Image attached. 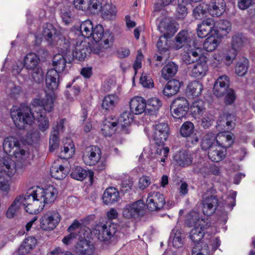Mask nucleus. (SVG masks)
<instances>
[{"mask_svg":"<svg viewBox=\"0 0 255 255\" xmlns=\"http://www.w3.org/2000/svg\"><path fill=\"white\" fill-rule=\"evenodd\" d=\"M88 175L92 179L94 176V172L91 170L87 171L79 166L73 168L71 173L72 178L80 181L84 180Z\"/></svg>","mask_w":255,"mask_h":255,"instance_id":"nucleus-35","label":"nucleus"},{"mask_svg":"<svg viewBox=\"0 0 255 255\" xmlns=\"http://www.w3.org/2000/svg\"><path fill=\"white\" fill-rule=\"evenodd\" d=\"M58 132L56 130H53L49 138V150L50 152L54 151L58 148L59 140Z\"/></svg>","mask_w":255,"mask_h":255,"instance_id":"nucleus-56","label":"nucleus"},{"mask_svg":"<svg viewBox=\"0 0 255 255\" xmlns=\"http://www.w3.org/2000/svg\"><path fill=\"white\" fill-rule=\"evenodd\" d=\"M217 135L213 132L205 134L201 141V146L202 149L206 150L216 145Z\"/></svg>","mask_w":255,"mask_h":255,"instance_id":"nucleus-38","label":"nucleus"},{"mask_svg":"<svg viewBox=\"0 0 255 255\" xmlns=\"http://www.w3.org/2000/svg\"><path fill=\"white\" fill-rule=\"evenodd\" d=\"M191 114L195 118H199L205 112V104L202 100H197L192 103L189 109Z\"/></svg>","mask_w":255,"mask_h":255,"instance_id":"nucleus-41","label":"nucleus"},{"mask_svg":"<svg viewBox=\"0 0 255 255\" xmlns=\"http://www.w3.org/2000/svg\"><path fill=\"white\" fill-rule=\"evenodd\" d=\"M151 183V178L149 176L143 175L138 180V187L140 190L146 189Z\"/></svg>","mask_w":255,"mask_h":255,"instance_id":"nucleus-64","label":"nucleus"},{"mask_svg":"<svg viewBox=\"0 0 255 255\" xmlns=\"http://www.w3.org/2000/svg\"><path fill=\"white\" fill-rule=\"evenodd\" d=\"M167 38H168L163 36L160 37L157 41L156 44L157 48L161 54L168 51L169 46L167 44Z\"/></svg>","mask_w":255,"mask_h":255,"instance_id":"nucleus-59","label":"nucleus"},{"mask_svg":"<svg viewBox=\"0 0 255 255\" xmlns=\"http://www.w3.org/2000/svg\"><path fill=\"white\" fill-rule=\"evenodd\" d=\"M101 156L100 148L96 145L87 147L83 155V160L85 164L89 166L95 165Z\"/></svg>","mask_w":255,"mask_h":255,"instance_id":"nucleus-11","label":"nucleus"},{"mask_svg":"<svg viewBox=\"0 0 255 255\" xmlns=\"http://www.w3.org/2000/svg\"><path fill=\"white\" fill-rule=\"evenodd\" d=\"M218 204V199L216 196L206 193L203 196V212L207 216L215 213Z\"/></svg>","mask_w":255,"mask_h":255,"instance_id":"nucleus-18","label":"nucleus"},{"mask_svg":"<svg viewBox=\"0 0 255 255\" xmlns=\"http://www.w3.org/2000/svg\"><path fill=\"white\" fill-rule=\"evenodd\" d=\"M130 111L133 114L139 115L144 112L146 107L145 100L141 97L132 98L129 102Z\"/></svg>","mask_w":255,"mask_h":255,"instance_id":"nucleus-26","label":"nucleus"},{"mask_svg":"<svg viewBox=\"0 0 255 255\" xmlns=\"http://www.w3.org/2000/svg\"><path fill=\"white\" fill-rule=\"evenodd\" d=\"M36 243V239L33 237H29L25 239L18 248L19 255L27 254L35 246Z\"/></svg>","mask_w":255,"mask_h":255,"instance_id":"nucleus-34","label":"nucleus"},{"mask_svg":"<svg viewBox=\"0 0 255 255\" xmlns=\"http://www.w3.org/2000/svg\"><path fill=\"white\" fill-rule=\"evenodd\" d=\"M178 25L175 20L165 17L160 21L158 28L161 33H164L163 36L170 38L177 31L178 29Z\"/></svg>","mask_w":255,"mask_h":255,"instance_id":"nucleus-13","label":"nucleus"},{"mask_svg":"<svg viewBox=\"0 0 255 255\" xmlns=\"http://www.w3.org/2000/svg\"><path fill=\"white\" fill-rule=\"evenodd\" d=\"M173 238V246L176 248H178L182 245V240L181 237V233L176 227L174 228L170 234V238Z\"/></svg>","mask_w":255,"mask_h":255,"instance_id":"nucleus-54","label":"nucleus"},{"mask_svg":"<svg viewBox=\"0 0 255 255\" xmlns=\"http://www.w3.org/2000/svg\"><path fill=\"white\" fill-rule=\"evenodd\" d=\"M178 66L173 62H169L166 64L161 70V76L165 80L174 77L178 71Z\"/></svg>","mask_w":255,"mask_h":255,"instance_id":"nucleus-39","label":"nucleus"},{"mask_svg":"<svg viewBox=\"0 0 255 255\" xmlns=\"http://www.w3.org/2000/svg\"><path fill=\"white\" fill-rule=\"evenodd\" d=\"M88 1L89 0H74L73 4L77 9L87 11L89 7Z\"/></svg>","mask_w":255,"mask_h":255,"instance_id":"nucleus-63","label":"nucleus"},{"mask_svg":"<svg viewBox=\"0 0 255 255\" xmlns=\"http://www.w3.org/2000/svg\"><path fill=\"white\" fill-rule=\"evenodd\" d=\"M185 224L190 228L192 227L209 228L211 225L207 219L201 218L199 213L195 211H191L186 215Z\"/></svg>","mask_w":255,"mask_h":255,"instance_id":"nucleus-12","label":"nucleus"},{"mask_svg":"<svg viewBox=\"0 0 255 255\" xmlns=\"http://www.w3.org/2000/svg\"><path fill=\"white\" fill-rule=\"evenodd\" d=\"M59 74L54 70H49L46 75V85L48 90L54 91L59 85Z\"/></svg>","mask_w":255,"mask_h":255,"instance_id":"nucleus-27","label":"nucleus"},{"mask_svg":"<svg viewBox=\"0 0 255 255\" xmlns=\"http://www.w3.org/2000/svg\"><path fill=\"white\" fill-rule=\"evenodd\" d=\"M90 53V48L86 42H77L72 52L73 58V59L78 61H84L87 55Z\"/></svg>","mask_w":255,"mask_h":255,"instance_id":"nucleus-20","label":"nucleus"},{"mask_svg":"<svg viewBox=\"0 0 255 255\" xmlns=\"http://www.w3.org/2000/svg\"><path fill=\"white\" fill-rule=\"evenodd\" d=\"M5 173L0 171V190L3 195H7L10 190V185L8 180L9 177Z\"/></svg>","mask_w":255,"mask_h":255,"instance_id":"nucleus-47","label":"nucleus"},{"mask_svg":"<svg viewBox=\"0 0 255 255\" xmlns=\"http://www.w3.org/2000/svg\"><path fill=\"white\" fill-rule=\"evenodd\" d=\"M180 88V83L176 79L169 81L162 90L164 96L169 97L176 94Z\"/></svg>","mask_w":255,"mask_h":255,"instance_id":"nucleus-33","label":"nucleus"},{"mask_svg":"<svg viewBox=\"0 0 255 255\" xmlns=\"http://www.w3.org/2000/svg\"><path fill=\"white\" fill-rule=\"evenodd\" d=\"M214 121V116L211 114L207 113L201 119V126L204 129L209 128Z\"/></svg>","mask_w":255,"mask_h":255,"instance_id":"nucleus-62","label":"nucleus"},{"mask_svg":"<svg viewBox=\"0 0 255 255\" xmlns=\"http://www.w3.org/2000/svg\"><path fill=\"white\" fill-rule=\"evenodd\" d=\"M191 1H187L185 2V1L178 0V6L176 8L175 14L176 17L178 19L184 18L187 14V8L186 5Z\"/></svg>","mask_w":255,"mask_h":255,"instance_id":"nucleus-51","label":"nucleus"},{"mask_svg":"<svg viewBox=\"0 0 255 255\" xmlns=\"http://www.w3.org/2000/svg\"><path fill=\"white\" fill-rule=\"evenodd\" d=\"M208 12L214 17L222 15L226 9V3L224 0H211L208 4Z\"/></svg>","mask_w":255,"mask_h":255,"instance_id":"nucleus-21","label":"nucleus"},{"mask_svg":"<svg viewBox=\"0 0 255 255\" xmlns=\"http://www.w3.org/2000/svg\"><path fill=\"white\" fill-rule=\"evenodd\" d=\"M165 200L162 194L158 192L149 193L146 199L147 209L151 211H158L163 208Z\"/></svg>","mask_w":255,"mask_h":255,"instance_id":"nucleus-10","label":"nucleus"},{"mask_svg":"<svg viewBox=\"0 0 255 255\" xmlns=\"http://www.w3.org/2000/svg\"><path fill=\"white\" fill-rule=\"evenodd\" d=\"M145 213V204L139 200L127 204L123 209V216L127 219H136L141 217Z\"/></svg>","mask_w":255,"mask_h":255,"instance_id":"nucleus-4","label":"nucleus"},{"mask_svg":"<svg viewBox=\"0 0 255 255\" xmlns=\"http://www.w3.org/2000/svg\"><path fill=\"white\" fill-rule=\"evenodd\" d=\"M42 34L45 40L51 44L56 36V29L52 24H47L43 28Z\"/></svg>","mask_w":255,"mask_h":255,"instance_id":"nucleus-46","label":"nucleus"},{"mask_svg":"<svg viewBox=\"0 0 255 255\" xmlns=\"http://www.w3.org/2000/svg\"><path fill=\"white\" fill-rule=\"evenodd\" d=\"M60 220L61 216L57 211H48L40 219V227L45 231L52 230L57 227Z\"/></svg>","mask_w":255,"mask_h":255,"instance_id":"nucleus-6","label":"nucleus"},{"mask_svg":"<svg viewBox=\"0 0 255 255\" xmlns=\"http://www.w3.org/2000/svg\"><path fill=\"white\" fill-rule=\"evenodd\" d=\"M213 28V19L211 18L205 19L201 23L198 24L197 30L198 36L201 38H205L212 32Z\"/></svg>","mask_w":255,"mask_h":255,"instance_id":"nucleus-25","label":"nucleus"},{"mask_svg":"<svg viewBox=\"0 0 255 255\" xmlns=\"http://www.w3.org/2000/svg\"><path fill=\"white\" fill-rule=\"evenodd\" d=\"M179 133L181 136L187 138L188 141H190L193 144H196L199 140L198 136L195 132L194 125L190 121H186L182 124Z\"/></svg>","mask_w":255,"mask_h":255,"instance_id":"nucleus-14","label":"nucleus"},{"mask_svg":"<svg viewBox=\"0 0 255 255\" xmlns=\"http://www.w3.org/2000/svg\"><path fill=\"white\" fill-rule=\"evenodd\" d=\"M69 171L68 167L62 165L53 164L50 168V173L52 177L58 180H62L66 177Z\"/></svg>","mask_w":255,"mask_h":255,"instance_id":"nucleus-32","label":"nucleus"},{"mask_svg":"<svg viewBox=\"0 0 255 255\" xmlns=\"http://www.w3.org/2000/svg\"><path fill=\"white\" fill-rule=\"evenodd\" d=\"M245 38L242 33H237L232 37V49L236 50L237 52L243 46Z\"/></svg>","mask_w":255,"mask_h":255,"instance_id":"nucleus-52","label":"nucleus"},{"mask_svg":"<svg viewBox=\"0 0 255 255\" xmlns=\"http://www.w3.org/2000/svg\"><path fill=\"white\" fill-rule=\"evenodd\" d=\"M94 26L90 20L83 21L80 25V29L82 35L87 38L91 37L92 33Z\"/></svg>","mask_w":255,"mask_h":255,"instance_id":"nucleus-44","label":"nucleus"},{"mask_svg":"<svg viewBox=\"0 0 255 255\" xmlns=\"http://www.w3.org/2000/svg\"><path fill=\"white\" fill-rule=\"evenodd\" d=\"M29 195L26 193L24 196H19L17 197L11 203L7 209L6 216L8 218H12L16 214L19 209L22 205L28 204L27 200L29 199Z\"/></svg>","mask_w":255,"mask_h":255,"instance_id":"nucleus-19","label":"nucleus"},{"mask_svg":"<svg viewBox=\"0 0 255 255\" xmlns=\"http://www.w3.org/2000/svg\"><path fill=\"white\" fill-rule=\"evenodd\" d=\"M40 59L38 56L34 53H28L24 59V66L28 71L39 67L38 64Z\"/></svg>","mask_w":255,"mask_h":255,"instance_id":"nucleus-37","label":"nucleus"},{"mask_svg":"<svg viewBox=\"0 0 255 255\" xmlns=\"http://www.w3.org/2000/svg\"><path fill=\"white\" fill-rule=\"evenodd\" d=\"M203 90L202 84L198 81H193L187 87V93L189 96L195 98L201 95Z\"/></svg>","mask_w":255,"mask_h":255,"instance_id":"nucleus-42","label":"nucleus"},{"mask_svg":"<svg viewBox=\"0 0 255 255\" xmlns=\"http://www.w3.org/2000/svg\"><path fill=\"white\" fill-rule=\"evenodd\" d=\"M18 140L14 136H10L4 139L3 148L4 151L9 154H12L17 160L18 167H23L25 165L27 155L25 151L20 148Z\"/></svg>","mask_w":255,"mask_h":255,"instance_id":"nucleus-2","label":"nucleus"},{"mask_svg":"<svg viewBox=\"0 0 255 255\" xmlns=\"http://www.w3.org/2000/svg\"><path fill=\"white\" fill-rule=\"evenodd\" d=\"M133 115L130 111L123 112L118 118L119 126L130 125L133 119Z\"/></svg>","mask_w":255,"mask_h":255,"instance_id":"nucleus-48","label":"nucleus"},{"mask_svg":"<svg viewBox=\"0 0 255 255\" xmlns=\"http://www.w3.org/2000/svg\"><path fill=\"white\" fill-rule=\"evenodd\" d=\"M214 28L217 36L223 37L231 30V24L227 20H219L214 22Z\"/></svg>","mask_w":255,"mask_h":255,"instance_id":"nucleus-28","label":"nucleus"},{"mask_svg":"<svg viewBox=\"0 0 255 255\" xmlns=\"http://www.w3.org/2000/svg\"><path fill=\"white\" fill-rule=\"evenodd\" d=\"M233 142L232 135L229 133L221 132L217 135L216 144L224 150L230 147Z\"/></svg>","mask_w":255,"mask_h":255,"instance_id":"nucleus-31","label":"nucleus"},{"mask_svg":"<svg viewBox=\"0 0 255 255\" xmlns=\"http://www.w3.org/2000/svg\"><path fill=\"white\" fill-rule=\"evenodd\" d=\"M30 105L31 108L25 105L12 107L10 116L15 126L19 129H23L26 125H29L33 120H36L41 131L48 129L49 121L45 112L49 113L53 110L54 99L49 95L44 99L35 98Z\"/></svg>","mask_w":255,"mask_h":255,"instance_id":"nucleus-1","label":"nucleus"},{"mask_svg":"<svg viewBox=\"0 0 255 255\" xmlns=\"http://www.w3.org/2000/svg\"><path fill=\"white\" fill-rule=\"evenodd\" d=\"M153 139L155 143L162 145L167 140L169 134V128L167 123L158 122L154 125Z\"/></svg>","mask_w":255,"mask_h":255,"instance_id":"nucleus-9","label":"nucleus"},{"mask_svg":"<svg viewBox=\"0 0 255 255\" xmlns=\"http://www.w3.org/2000/svg\"><path fill=\"white\" fill-rule=\"evenodd\" d=\"M75 252L78 255H93L94 246L86 240H80L76 245Z\"/></svg>","mask_w":255,"mask_h":255,"instance_id":"nucleus-29","label":"nucleus"},{"mask_svg":"<svg viewBox=\"0 0 255 255\" xmlns=\"http://www.w3.org/2000/svg\"><path fill=\"white\" fill-rule=\"evenodd\" d=\"M219 44V40L212 35L207 38L203 44L204 49L208 51L211 52L214 51Z\"/></svg>","mask_w":255,"mask_h":255,"instance_id":"nucleus-49","label":"nucleus"},{"mask_svg":"<svg viewBox=\"0 0 255 255\" xmlns=\"http://www.w3.org/2000/svg\"><path fill=\"white\" fill-rule=\"evenodd\" d=\"M248 60L244 59L243 62H239L236 67V72L239 76H244L248 70Z\"/></svg>","mask_w":255,"mask_h":255,"instance_id":"nucleus-60","label":"nucleus"},{"mask_svg":"<svg viewBox=\"0 0 255 255\" xmlns=\"http://www.w3.org/2000/svg\"><path fill=\"white\" fill-rule=\"evenodd\" d=\"M27 193L29 195L30 200L39 201L45 204L53 202L57 197L58 192L53 186L50 185L44 189L37 188L36 190Z\"/></svg>","mask_w":255,"mask_h":255,"instance_id":"nucleus-3","label":"nucleus"},{"mask_svg":"<svg viewBox=\"0 0 255 255\" xmlns=\"http://www.w3.org/2000/svg\"><path fill=\"white\" fill-rule=\"evenodd\" d=\"M66 87L70 89L65 92V94L67 98L70 100H74V98L77 97L80 92V87L78 85L71 87V85L68 84Z\"/></svg>","mask_w":255,"mask_h":255,"instance_id":"nucleus-55","label":"nucleus"},{"mask_svg":"<svg viewBox=\"0 0 255 255\" xmlns=\"http://www.w3.org/2000/svg\"><path fill=\"white\" fill-rule=\"evenodd\" d=\"M92 33L91 37L96 42H101L102 48L107 49L112 44L114 41L112 33L109 31H104L102 25H96Z\"/></svg>","mask_w":255,"mask_h":255,"instance_id":"nucleus-5","label":"nucleus"},{"mask_svg":"<svg viewBox=\"0 0 255 255\" xmlns=\"http://www.w3.org/2000/svg\"><path fill=\"white\" fill-rule=\"evenodd\" d=\"M208 228L196 227L193 228L190 232L189 237L192 241L195 243H198L204 236V231Z\"/></svg>","mask_w":255,"mask_h":255,"instance_id":"nucleus-45","label":"nucleus"},{"mask_svg":"<svg viewBox=\"0 0 255 255\" xmlns=\"http://www.w3.org/2000/svg\"><path fill=\"white\" fill-rule=\"evenodd\" d=\"M120 196L118 190L113 187L107 188L104 191L102 199L104 204L110 205L120 200Z\"/></svg>","mask_w":255,"mask_h":255,"instance_id":"nucleus-24","label":"nucleus"},{"mask_svg":"<svg viewBox=\"0 0 255 255\" xmlns=\"http://www.w3.org/2000/svg\"><path fill=\"white\" fill-rule=\"evenodd\" d=\"M94 234L101 241H108L117 233V225L114 224H101L97 225Z\"/></svg>","mask_w":255,"mask_h":255,"instance_id":"nucleus-8","label":"nucleus"},{"mask_svg":"<svg viewBox=\"0 0 255 255\" xmlns=\"http://www.w3.org/2000/svg\"><path fill=\"white\" fill-rule=\"evenodd\" d=\"M199 50L198 48H196L194 44V47L193 45L191 48L188 47L185 48V52L183 55L182 59L184 62L187 64L189 65L195 62H198V60L204 59L203 58L201 57L200 54L197 51Z\"/></svg>","mask_w":255,"mask_h":255,"instance_id":"nucleus-23","label":"nucleus"},{"mask_svg":"<svg viewBox=\"0 0 255 255\" xmlns=\"http://www.w3.org/2000/svg\"><path fill=\"white\" fill-rule=\"evenodd\" d=\"M170 110L174 118L180 119L187 115L189 110L188 102L183 97L176 98L172 102Z\"/></svg>","mask_w":255,"mask_h":255,"instance_id":"nucleus-7","label":"nucleus"},{"mask_svg":"<svg viewBox=\"0 0 255 255\" xmlns=\"http://www.w3.org/2000/svg\"><path fill=\"white\" fill-rule=\"evenodd\" d=\"M208 155L209 159L213 162H217L223 160L226 156V150L217 145L209 148Z\"/></svg>","mask_w":255,"mask_h":255,"instance_id":"nucleus-30","label":"nucleus"},{"mask_svg":"<svg viewBox=\"0 0 255 255\" xmlns=\"http://www.w3.org/2000/svg\"><path fill=\"white\" fill-rule=\"evenodd\" d=\"M162 105L161 101L157 98H152L149 99L146 104L147 110L150 111H156Z\"/></svg>","mask_w":255,"mask_h":255,"instance_id":"nucleus-58","label":"nucleus"},{"mask_svg":"<svg viewBox=\"0 0 255 255\" xmlns=\"http://www.w3.org/2000/svg\"><path fill=\"white\" fill-rule=\"evenodd\" d=\"M119 101L116 95H109L105 96L102 101V107L106 111L113 110Z\"/></svg>","mask_w":255,"mask_h":255,"instance_id":"nucleus-43","label":"nucleus"},{"mask_svg":"<svg viewBox=\"0 0 255 255\" xmlns=\"http://www.w3.org/2000/svg\"><path fill=\"white\" fill-rule=\"evenodd\" d=\"M194 44L195 42L190 37L188 31L183 30L180 31L175 38L174 48L178 50L183 47L184 48L188 47L191 48L192 45L194 47Z\"/></svg>","mask_w":255,"mask_h":255,"instance_id":"nucleus-17","label":"nucleus"},{"mask_svg":"<svg viewBox=\"0 0 255 255\" xmlns=\"http://www.w3.org/2000/svg\"><path fill=\"white\" fill-rule=\"evenodd\" d=\"M30 71H32L31 76L34 82L37 84L43 82L44 78V72L41 67L36 68Z\"/></svg>","mask_w":255,"mask_h":255,"instance_id":"nucleus-57","label":"nucleus"},{"mask_svg":"<svg viewBox=\"0 0 255 255\" xmlns=\"http://www.w3.org/2000/svg\"><path fill=\"white\" fill-rule=\"evenodd\" d=\"M230 78L226 75L219 76L215 81L213 87V94L218 98L222 97L230 87Z\"/></svg>","mask_w":255,"mask_h":255,"instance_id":"nucleus-15","label":"nucleus"},{"mask_svg":"<svg viewBox=\"0 0 255 255\" xmlns=\"http://www.w3.org/2000/svg\"><path fill=\"white\" fill-rule=\"evenodd\" d=\"M175 164L181 167L190 166L193 162L192 155L188 152L183 150L177 152L173 156Z\"/></svg>","mask_w":255,"mask_h":255,"instance_id":"nucleus-22","label":"nucleus"},{"mask_svg":"<svg viewBox=\"0 0 255 255\" xmlns=\"http://www.w3.org/2000/svg\"><path fill=\"white\" fill-rule=\"evenodd\" d=\"M208 4L199 3L193 10V15L196 19H200L208 11Z\"/></svg>","mask_w":255,"mask_h":255,"instance_id":"nucleus-50","label":"nucleus"},{"mask_svg":"<svg viewBox=\"0 0 255 255\" xmlns=\"http://www.w3.org/2000/svg\"><path fill=\"white\" fill-rule=\"evenodd\" d=\"M0 167L3 173H6L8 176H11L18 169L22 167H18L17 159L14 161L6 155L0 157Z\"/></svg>","mask_w":255,"mask_h":255,"instance_id":"nucleus-16","label":"nucleus"},{"mask_svg":"<svg viewBox=\"0 0 255 255\" xmlns=\"http://www.w3.org/2000/svg\"><path fill=\"white\" fill-rule=\"evenodd\" d=\"M103 16L106 18H111L116 14V7L114 5L106 4L102 9Z\"/></svg>","mask_w":255,"mask_h":255,"instance_id":"nucleus-61","label":"nucleus"},{"mask_svg":"<svg viewBox=\"0 0 255 255\" xmlns=\"http://www.w3.org/2000/svg\"><path fill=\"white\" fill-rule=\"evenodd\" d=\"M194 66L191 71V76L194 78L202 77L205 75L208 69L206 61L199 60Z\"/></svg>","mask_w":255,"mask_h":255,"instance_id":"nucleus-36","label":"nucleus"},{"mask_svg":"<svg viewBox=\"0 0 255 255\" xmlns=\"http://www.w3.org/2000/svg\"><path fill=\"white\" fill-rule=\"evenodd\" d=\"M67 61L64 56L61 54H57L54 56L52 59V65L54 67V70L59 74L63 72L66 67Z\"/></svg>","mask_w":255,"mask_h":255,"instance_id":"nucleus-40","label":"nucleus"},{"mask_svg":"<svg viewBox=\"0 0 255 255\" xmlns=\"http://www.w3.org/2000/svg\"><path fill=\"white\" fill-rule=\"evenodd\" d=\"M224 96V103L226 106L233 105L235 103L237 97L235 90L232 88L228 89Z\"/></svg>","mask_w":255,"mask_h":255,"instance_id":"nucleus-53","label":"nucleus"}]
</instances>
